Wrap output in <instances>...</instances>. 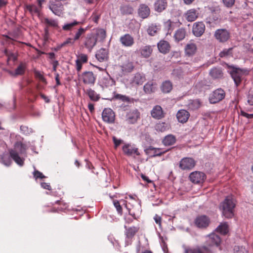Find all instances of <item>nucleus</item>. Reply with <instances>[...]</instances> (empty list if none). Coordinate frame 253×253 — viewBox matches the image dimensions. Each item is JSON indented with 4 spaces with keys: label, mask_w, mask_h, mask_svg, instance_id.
I'll return each mask as SVG.
<instances>
[{
    "label": "nucleus",
    "mask_w": 253,
    "mask_h": 253,
    "mask_svg": "<svg viewBox=\"0 0 253 253\" xmlns=\"http://www.w3.org/2000/svg\"><path fill=\"white\" fill-rule=\"evenodd\" d=\"M156 84L153 81H150L143 86V90L146 93H153L156 90Z\"/></svg>",
    "instance_id": "30"
},
{
    "label": "nucleus",
    "mask_w": 253,
    "mask_h": 253,
    "mask_svg": "<svg viewBox=\"0 0 253 253\" xmlns=\"http://www.w3.org/2000/svg\"><path fill=\"white\" fill-rule=\"evenodd\" d=\"M80 78L84 84L93 85L95 83L96 76L92 72L85 71L82 73Z\"/></svg>",
    "instance_id": "7"
},
{
    "label": "nucleus",
    "mask_w": 253,
    "mask_h": 253,
    "mask_svg": "<svg viewBox=\"0 0 253 253\" xmlns=\"http://www.w3.org/2000/svg\"><path fill=\"white\" fill-rule=\"evenodd\" d=\"M216 230L219 233L223 235L226 234L228 232V225L227 222H223L217 227Z\"/></svg>",
    "instance_id": "39"
},
{
    "label": "nucleus",
    "mask_w": 253,
    "mask_h": 253,
    "mask_svg": "<svg viewBox=\"0 0 253 253\" xmlns=\"http://www.w3.org/2000/svg\"><path fill=\"white\" fill-rule=\"evenodd\" d=\"M198 11L194 8L190 9L185 13V18L188 22H193L196 20L199 16Z\"/></svg>",
    "instance_id": "23"
},
{
    "label": "nucleus",
    "mask_w": 253,
    "mask_h": 253,
    "mask_svg": "<svg viewBox=\"0 0 253 253\" xmlns=\"http://www.w3.org/2000/svg\"><path fill=\"white\" fill-rule=\"evenodd\" d=\"M124 154L127 156H130L134 155H139L140 153L138 149L133 145L127 144H125L122 148Z\"/></svg>",
    "instance_id": "16"
},
{
    "label": "nucleus",
    "mask_w": 253,
    "mask_h": 253,
    "mask_svg": "<svg viewBox=\"0 0 253 253\" xmlns=\"http://www.w3.org/2000/svg\"><path fill=\"white\" fill-rule=\"evenodd\" d=\"M205 25L203 22H196L193 24L192 32L197 37H201L205 32Z\"/></svg>",
    "instance_id": "13"
},
{
    "label": "nucleus",
    "mask_w": 253,
    "mask_h": 253,
    "mask_svg": "<svg viewBox=\"0 0 253 253\" xmlns=\"http://www.w3.org/2000/svg\"><path fill=\"white\" fill-rule=\"evenodd\" d=\"M186 36V30L184 28H180L177 30L174 35L175 41L179 42L183 40Z\"/></svg>",
    "instance_id": "31"
},
{
    "label": "nucleus",
    "mask_w": 253,
    "mask_h": 253,
    "mask_svg": "<svg viewBox=\"0 0 253 253\" xmlns=\"http://www.w3.org/2000/svg\"><path fill=\"white\" fill-rule=\"evenodd\" d=\"M33 175L36 179H37L38 178L42 179L45 177V176L41 172L38 170H35L33 172Z\"/></svg>",
    "instance_id": "53"
},
{
    "label": "nucleus",
    "mask_w": 253,
    "mask_h": 253,
    "mask_svg": "<svg viewBox=\"0 0 253 253\" xmlns=\"http://www.w3.org/2000/svg\"><path fill=\"white\" fill-rule=\"evenodd\" d=\"M77 60H79L82 63H85L88 61V57L86 54H81L78 56Z\"/></svg>",
    "instance_id": "49"
},
{
    "label": "nucleus",
    "mask_w": 253,
    "mask_h": 253,
    "mask_svg": "<svg viewBox=\"0 0 253 253\" xmlns=\"http://www.w3.org/2000/svg\"><path fill=\"white\" fill-rule=\"evenodd\" d=\"M153 49L151 46L147 45L143 47V57H148L152 54Z\"/></svg>",
    "instance_id": "43"
},
{
    "label": "nucleus",
    "mask_w": 253,
    "mask_h": 253,
    "mask_svg": "<svg viewBox=\"0 0 253 253\" xmlns=\"http://www.w3.org/2000/svg\"><path fill=\"white\" fill-rule=\"evenodd\" d=\"M87 29L83 28L82 27H80L78 31L76 32L75 36L74 37V39L76 41L79 40L81 37L85 33Z\"/></svg>",
    "instance_id": "41"
},
{
    "label": "nucleus",
    "mask_w": 253,
    "mask_h": 253,
    "mask_svg": "<svg viewBox=\"0 0 253 253\" xmlns=\"http://www.w3.org/2000/svg\"><path fill=\"white\" fill-rule=\"evenodd\" d=\"M222 1L225 6L227 7H232L235 3V0H222Z\"/></svg>",
    "instance_id": "55"
},
{
    "label": "nucleus",
    "mask_w": 253,
    "mask_h": 253,
    "mask_svg": "<svg viewBox=\"0 0 253 253\" xmlns=\"http://www.w3.org/2000/svg\"><path fill=\"white\" fill-rule=\"evenodd\" d=\"M75 42V41L74 40V38H68L65 41H64L60 45L59 48H61L68 44L72 45L74 44Z\"/></svg>",
    "instance_id": "44"
},
{
    "label": "nucleus",
    "mask_w": 253,
    "mask_h": 253,
    "mask_svg": "<svg viewBox=\"0 0 253 253\" xmlns=\"http://www.w3.org/2000/svg\"><path fill=\"white\" fill-rule=\"evenodd\" d=\"M1 161L2 163L6 166H10L11 163L10 158L8 157H5V156H3L2 158Z\"/></svg>",
    "instance_id": "58"
},
{
    "label": "nucleus",
    "mask_w": 253,
    "mask_h": 253,
    "mask_svg": "<svg viewBox=\"0 0 253 253\" xmlns=\"http://www.w3.org/2000/svg\"><path fill=\"white\" fill-rule=\"evenodd\" d=\"M210 76L213 79H220L223 76V73L221 68L214 67L210 71Z\"/></svg>",
    "instance_id": "29"
},
{
    "label": "nucleus",
    "mask_w": 253,
    "mask_h": 253,
    "mask_svg": "<svg viewBox=\"0 0 253 253\" xmlns=\"http://www.w3.org/2000/svg\"><path fill=\"white\" fill-rule=\"evenodd\" d=\"M198 50L197 44L190 41L184 47V53L186 56L191 57L194 56Z\"/></svg>",
    "instance_id": "11"
},
{
    "label": "nucleus",
    "mask_w": 253,
    "mask_h": 253,
    "mask_svg": "<svg viewBox=\"0 0 253 253\" xmlns=\"http://www.w3.org/2000/svg\"><path fill=\"white\" fill-rule=\"evenodd\" d=\"M113 204L115 207L116 208L117 211L119 213L122 214L123 212L122 208L120 205V203L117 200H114L113 201Z\"/></svg>",
    "instance_id": "52"
},
{
    "label": "nucleus",
    "mask_w": 253,
    "mask_h": 253,
    "mask_svg": "<svg viewBox=\"0 0 253 253\" xmlns=\"http://www.w3.org/2000/svg\"><path fill=\"white\" fill-rule=\"evenodd\" d=\"M162 142L165 146H171L175 143L176 138L172 134H169L164 137Z\"/></svg>",
    "instance_id": "32"
},
{
    "label": "nucleus",
    "mask_w": 253,
    "mask_h": 253,
    "mask_svg": "<svg viewBox=\"0 0 253 253\" xmlns=\"http://www.w3.org/2000/svg\"><path fill=\"white\" fill-rule=\"evenodd\" d=\"M231 75L236 86H238L242 81L243 73L242 70L239 69H234L231 72Z\"/></svg>",
    "instance_id": "18"
},
{
    "label": "nucleus",
    "mask_w": 253,
    "mask_h": 253,
    "mask_svg": "<svg viewBox=\"0 0 253 253\" xmlns=\"http://www.w3.org/2000/svg\"><path fill=\"white\" fill-rule=\"evenodd\" d=\"M102 118L105 122L113 123L115 119V113L110 108H105L102 113Z\"/></svg>",
    "instance_id": "12"
},
{
    "label": "nucleus",
    "mask_w": 253,
    "mask_h": 253,
    "mask_svg": "<svg viewBox=\"0 0 253 253\" xmlns=\"http://www.w3.org/2000/svg\"><path fill=\"white\" fill-rule=\"evenodd\" d=\"M206 85V81H201L198 82L195 85V87L199 89H202Z\"/></svg>",
    "instance_id": "57"
},
{
    "label": "nucleus",
    "mask_w": 253,
    "mask_h": 253,
    "mask_svg": "<svg viewBox=\"0 0 253 253\" xmlns=\"http://www.w3.org/2000/svg\"><path fill=\"white\" fill-rule=\"evenodd\" d=\"M27 145L21 140L14 143L13 148L9 150L10 157L18 165L22 166L24 163V158L22 157L26 154Z\"/></svg>",
    "instance_id": "1"
},
{
    "label": "nucleus",
    "mask_w": 253,
    "mask_h": 253,
    "mask_svg": "<svg viewBox=\"0 0 253 253\" xmlns=\"http://www.w3.org/2000/svg\"><path fill=\"white\" fill-rule=\"evenodd\" d=\"M196 164V161L192 158L185 157L179 162V167L182 170H191Z\"/></svg>",
    "instance_id": "6"
},
{
    "label": "nucleus",
    "mask_w": 253,
    "mask_h": 253,
    "mask_svg": "<svg viewBox=\"0 0 253 253\" xmlns=\"http://www.w3.org/2000/svg\"><path fill=\"white\" fill-rule=\"evenodd\" d=\"M157 28L156 25H151L147 30L148 34L150 36H154L157 31Z\"/></svg>",
    "instance_id": "45"
},
{
    "label": "nucleus",
    "mask_w": 253,
    "mask_h": 253,
    "mask_svg": "<svg viewBox=\"0 0 253 253\" xmlns=\"http://www.w3.org/2000/svg\"><path fill=\"white\" fill-rule=\"evenodd\" d=\"M185 253H203L200 250H194V249H188L186 250Z\"/></svg>",
    "instance_id": "64"
},
{
    "label": "nucleus",
    "mask_w": 253,
    "mask_h": 253,
    "mask_svg": "<svg viewBox=\"0 0 253 253\" xmlns=\"http://www.w3.org/2000/svg\"><path fill=\"white\" fill-rule=\"evenodd\" d=\"M168 5L167 0H155L154 8L156 11L161 12L164 11Z\"/></svg>",
    "instance_id": "20"
},
{
    "label": "nucleus",
    "mask_w": 253,
    "mask_h": 253,
    "mask_svg": "<svg viewBox=\"0 0 253 253\" xmlns=\"http://www.w3.org/2000/svg\"><path fill=\"white\" fill-rule=\"evenodd\" d=\"M108 50L101 48L97 52L95 55L96 58L100 62H103L107 61L108 59L109 56Z\"/></svg>",
    "instance_id": "21"
},
{
    "label": "nucleus",
    "mask_w": 253,
    "mask_h": 253,
    "mask_svg": "<svg viewBox=\"0 0 253 253\" xmlns=\"http://www.w3.org/2000/svg\"><path fill=\"white\" fill-rule=\"evenodd\" d=\"M235 205L232 197H227L220 205V209L222 211L223 215L227 218H232L234 216V209Z\"/></svg>",
    "instance_id": "2"
},
{
    "label": "nucleus",
    "mask_w": 253,
    "mask_h": 253,
    "mask_svg": "<svg viewBox=\"0 0 253 253\" xmlns=\"http://www.w3.org/2000/svg\"><path fill=\"white\" fill-rule=\"evenodd\" d=\"M96 35L103 40L106 38V33L105 30L100 29L97 30Z\"/></svg>",
    "instance_id": "54"
},
{
    "label": "nucleus",
    "mask_w": 253,
    "mask_h": 253,
    "mask_svg": "<svg viewBox=\"0 0 253 253\" xmlns=\"http://www.w3.org/2000/svg\"><path fill=\"white\" fill-rule=\"evenodd\" d=\"M100 16L101 13L99 12V10L95 9L92 13L91 16L90 17V19L92 21L97 24L98 23V20L100 19Z\"/></svg>",
    "instance_id": "42"
},
{
    "label": "nucleus",
    "mask_w": 253,
    "mask_h": 253,
    "mask_svg": "<svg viewBox=\"0 0 253 253\" xmlns=\"http://www.w3.org/2000/svg\"><path fill=\"white\" fill-rule=\"evenodd\" d=\"M83 64L79 60H76V67L78 72H80L81 71Z\"/></svg>",
    "instance_id": "61"
},
{
    "label": "nucleus",
    "mask_w": 253,
    "mask_h": 253,
    "mask_svg": "<svg viewBox=\"0 0 253 253\" xmlns=\"http://www.w3.org/2000/svg\"><path fill=\"white\" fill-rule=\"evenodd\" d=\"M51 63L52 65L53 71L55 72L57 66L59 65V62L57 60H53L51 62Z\"/></svg>",
    "instance_id": "63"
},
{
    "label": "nucleus",
    "mask_w": 253,
    "mask_h": 253,
    "mask_svg": "<svg viewBox=\"0 0 253 253\" xmlns=\"http://www.w3.org/2000/svg\"><path fill=\"white\" fill-rule=\"evenodd\" d=\"M194 223L198 228H206L209 224L210 219L206 215H201L196 217Z\"/></svg>",
    "instance_id": "14"
},
{
    "label": "nucleus",
    "mask_w": 253,
    "mask_h": 253,
    "mask_svg": "<svg viewBox=\"0 0 253 253\" xmlns=\"http://www.w3.org/2000/svg\"><path fill=\"white\" fill-rule=\"evenodd\" d=\"M114 98L117 99L121 100L124 102H128L129 101L128 97L120 94H117L115 95Z\"/></svg>",
    "instance_id": "48"
},
{
    "label": "nucleus",
    "mask_w": 253,
    "mask_h": 253,
    "mask_svg": "<svg viewBox=\"0 0 253 253\" xmlns=\"http://www.w3.org/2000/svg\"><path fill=\"white\" fill-rule=\"evenodd\" d=\"M80 23L76 20H74L71 23H65L62 26V30L66 32L71 31L73 29L74 27L79 25Z\"/></svg>",
    "instance_id": "38"
},
{
    "label": "nucleus",
    "mask_w": 253,
    "mask_h": 253,
    "mask_svg": "<svg viewBox=\"0 0 253 253\" xmlns=\"http://www.w3.org/2000/svg\"><path fill=\"white\" fill-rule=\"evenodd\" d=\"M150 14V8L147 5L143 4V19L148 17Z\"/></svg>",
    "instance_id": "50"
},
{
    "label": "nucleus",
    "mask_w": 253,
    "mask_h": 253,
    "mask_svg": "<svg viewBox=\"0 0 253 253\" xmlns=\"http://www.w3.org/2000/svg\"><path fill=\"white\" fill-rule=\"evenodd\" d=\"M120 41L125 46H131L134 43L133 38L127 34L121 37Z\"/></svg>",
    "instance_id": "24"
},
{
    "label": "nucleus",
    "mask_w": 253,
    "mask_h": 253,
    "mask_svg": "<svg viewBox=\"0 0 253 253\" xmlns=\"http://www.w3.org/2000/svg\"><path fill=\"white\" fill-rule=\"evenodd\" d=\"M157 46L160 52L164 54L168 53L170 48L169 43L164 40L160 41L157 44Z\"/></svg>",
    "instance_id": "25"
},
{
    "label": "nucleus",
    "mask_w": 253,
    "mask_h": 253,
    "mask_svg": "<svg viewBox=\"0 0 253 253\" xmlns=\"http://www.w3.org/2000/svg\"><path fill=\"white\" fill-rule=\"evenodd\" d=\"M169 124L165 122H159L156 125L155 129L158 131L164 132L169 129Z\"/></svg>",
    "instance_id": "37"
},
{
    "label": "nucleus",
    "mask_w": 253,
    "mask_h": 253,
    "mask_svg": "<svg viewBox=\"0 0 253 253\" xmlns=\"http://www.w3.org/2000/svg\"><path fill=\"white\" fill-rule=\"evenodd\" d=\"M233 47H231L228 49L225 48L219 53V56L221 58L232 56L233 55Z\"/></svg>",
    "instance_id": "40"
},
{
    "label": "nucleus",
    "mask_w": 253,
    "mask_h": 253,
    "mask_svg": "<svg viewBox=\"0 0 253 253\" xmlns=\"http://www.w3.org/2000/svg\"><path fill=\"white\" fill-rule=\"evenodd\" d=\"M155 148L150 146L149 148L144 150L145 153L150 157H155Z\"/></svg>",
    "instance_id": "46"
},
{
    "label": "nucleus",
    "mask_w": 253,
    "mask_h": 253,
    "mask_svg": "<svg viewBox=\"0 0 253 253\" xmlns=\"http://www.w3.org/2000/svg\"><path fill=\"white\" fill-rule=\"evenodd\" d=\"M101 83L102 86L105 87H109L115 85V81L110 77L103 78L102 79Z\"/></svg>",
    "instance_id": "36"
},
{
    "label": "nucleus",
    "mask_w": 253,
    "mask_h": 253,
    "mask_svg": "<svg viewBox=\"0 0 253 253\" xmlns=\"http://www.w3.org/2000/svg\"><path fill=\"white\" fill-rule=\"evenodd\" d=\"M189 178L194 184H200L204 183L206 178V175L203 172L195 171L190 174Z\"/></svg>",
    "instance_id": "8"
},
{
    "label": "nucleus",
    "mask_w": 253,
    "mask_h": 253,
    "mask_svg": "<svg viewBox=\"0 0 253 253\" xmlns=\"http://www.w3.org/2000/svg\"><path fill=\"white\" fill-rule=\"evenodd\" d=\"M152 117L157 120H160L165 117L166 113L160 105H156L151 112Z\"/></svg>",
    "instance_id": "15"
},
{
    "label": "nucleus",
    "mask_w": 253,
    "mask_h": 253,
    "mask_svg": "<svg viewBox=\"0 0 253 253\" xmlns=\"http://www.w3.org/2000/svg\"><path fill=\"white\" fill-rule=\"evenodd\" d=\"M161 90L164 93H169L172 89V84L169 81H166L161 85Z\"/></svg>",
    "instance_id": "35"
},
{
    "label": "nucleus",
    "mask_w": 253,
    "mask_h": 253,
    "mask_svg": "<svg viewBox=\"0 0 253 253\" xmlns=\"http://www.w3.org/2000/svg\"><path fill=\"white\" fill-rule=\"evenodd\" d=\"M134 219H136V217L134 214L133 216H132L131 214H128L126 215L125 217L126 222L128 224L131 223Z\"/></svg>",
    "instance_id": "56"
},
{
    "label": "nucleus",
    "mask_w": 253,
    "mask_h": 253,
    "mask_svg": "<svg viewBox=\"0 0 253 253\" xmlns=\"http://www.w3.org/2000/svg\"><path fill=\"white\" fill-rule=\"evenodd\" d=\"M48 8L53 13L58 16H61L64 13V5L61 2L50 1Z\"/></svg>",
    "instance_id": "9"
},
{
    "label": "nucleus",
    "mask_w": 253,
    "mask_h": 253,
    "mask_svg": "<svg viewBox=\"0 0 253 253\" xmlns=\"http://www.w3.org/2000/svg\"><path fill=\"white\" fill-rule=\"evenodd\" d=\"M154 219L155 222L158 224L159 226H161L162 224V217L158 215V214H156L154 217Z\"/></svg>",
    "instance_id": "60"
},
{
    "label": "nucleus",
    "mask_w": 253,
    "mask_h": 253,
    "mask_svg": "<svg viewBox=\"0 0 253 253\" xmlns=\"http://www.w3.org/2000/svg\"><path fill=\"white\" fill-rule=\"evenodd\" d=\"M166 151H163V150L161 148H156L155 149V157L156 156H160L164 154Z\"/></svg>",
    "instance_id": "59"
},
{
    "label": "nucleus",
    "mask_w": 253,
    "mask_h": 253,
    "mask_svg": "<svg viewBox=\"0 0 253 253\" xmlns=\"http://www.w3.org/2000/svg\"><path fill=\"white\" fill-rule=\"evenodd\" d=\"M26 68V65L25 63H21L16 68L14 73L13 74L14 76H21L25 74Z\"/></svg>",
    "instance_id": "34"
},
{
    "label": "nucleus",
    "mask_w": 253,
    "mask_h": 253,
    "mask_svg": "<svg viewBox=\"0 0 253 253\" xmlns=\"http://www.w3.org/2000/svg\"><path fill=\"white\" fill-rule=\"evenodd\" d=\"M4 53L8 57V60L13 59L14 61L17 59L16 56L12 52L8 51L7 49L5 50Z\"/></svg>",
    "instance_id": "51"
},
{
    "label": "nucleus",
    "mask_w": 253,
    "mask_h": 253,
    "mask_svg": "<svg viewBox=\"0 0 253 253\" xmlns=\"http://www.w3.org/2000/svg\"><path fill=\"white\" fill-rule=\"evenodd\" d=\"M240 114L241 116L245 117L248 119L253 118V114H248L246 112H245V111H244L243 110H241Z\"/></svg>",
    "instance_id": "62"
},
{
    "label": "nucleus",
    "mask_w": 253,
    "mask_h": 253,
    "mask_svg": "<svg viewBox=\"0 0 253 253\" xmlns=\"http://www.w3.org/2000/svg\"><path fill=\"white\" fill-rule=\"evenodd\" d=\"M225 96L224 90L219 88L214 90L210 95L209 100L211 103L215 104L223 99Z\"/></svg>",
    "instance_id": "5"
},
{
    "label": "nucleus",
    "mask_w": 253,
    "mask_h": 253,
    "mask_svg": "<svg viewBox=\"0 0 253 253\" xmlns=\"http://www.w3.org/2000/svg\"><path fill=\"white\" fill-rule=\"evenodd\" d=\"M97 41V36L93 33H89L85 36L84 39V44L88 51H91L96 45Z\"/></svg>",
    "instance_id": "4"
},
{
    "label": "nucleus",
    "mask_w": 253,
    "mask_h": 253,
    "mask_svg": "<svg viewBox=\"0 0 253 253\" xmlns=\"http://www.w3.org/2000/svg\"><path fill=\"white\" fill-rule=\"evenodd\" d=\"M25 12H29L32 16L36 15L40 17L41 14V8L34 4H25L24 5Z\"/></svg>",
    "instance_id": "17"
},
{
    "label": "nucleus",
    "mask_w": 253,
    "mask_h": 253,
    "mask_svg": "<svg viewBox=\"0 0 253 253\" xmlns=\"http://www.w3.org/2000/svg\"><path fill=\"white\" fill-rule=\"evenodd\" d=\"M190 117L189 113L186 110L181 109L178 111L176 117L178 121L181 123H186Z\"/></svg>",
    "instance_id": "19"
},
{
    "label": "nucleus",
    "mask_w": 253,
    "mask_h": 253,
    "mask_svg": "<svg viewBox=\"0 0 253 253\" xmlns=\"http://www.w3.org/2000/svg\"><path fill=\"white\" fill-rule=\"evenodd\" d=\"M221 241L220 237L218 235L213 233L209 235L208 244L210 246H216L218 247L221 243Z\"/></svg>",
    "instance_id": "22"
},
{
    "label": "nucleus",
    "mask_w": 253,
    "mask_h": 253,
    "mask_svg": "<svg viewBox=\"0 0 253 253\" xmlns=\"http://www.w3.org/2000/svg\"><path fill=\"white\" fill-rule=\"evenodd\" d=\"M126 229L125 235L128 239L132 238L135 234L138 232L139 228L136 226L128 227L125 225Z\"/></svg>",
    "instance_id": "27"
},
{
    "label": "nucleus",
    "mask_w": 253,
    "mask_h": 253,
    "mask_svg": "<svg viewBox=\"0 0 253 253\" xmlns=\"http://www.w3.org/2000/svg\"><path fill=\"white\" fill-rule=\"evenodd\" d=\"M214 37L219 42L224 43L230 39L231 33L229 30L226 29H218L214 32Z\"/></svg>",
    "instance_id": "3"
},
{
    "label": "nucleus",
    "mask_w": 253,
    "mask_h": 253,
    "mask_svg": "<svg viewBox=\"0 0 253 253\" xmlns=\"http://www.w3.org/2000/svg\"><path fill=\"white\" fill-rule=\"evenodd\" d=\"M234 253H248L245 247L243 246H235L234 248Z\"/></svg>",
    "instance_id": "47"
},
{
    "label": "nucleus",
    "mask_w": 253,
    "mask_h": 253,
    "mask_svg": "<svg viewBox=\"0 0 253 253\" xmlns=\"http://www.w3.org/2000/svg\"><path fill=\"white\" fill-rule=\"evenodd\" d=\"M85 93L87 95L89 99L94 102L99 101L100 98L99 94L97 93L94 90L89 88L84 90Z\"/></svg>",
    "instance_id": "28"
},
{
    "label": "nucleus",
    "mask_w": 253,
    "mask_h": 253,
    "mask_svg": "<svg viewBox=\"0 0 253 253\" xmlns=\"http://www.w3.org/2000/svg\"><path fill=\"white\" fill-rule=\"evenodd\" d=\"M210 10L209 15L207 18L209 23H219L220 22V9L218 7H210Z\"/></svg>",
    "instance_id": "10"
},
{
    "label": "nucleus",
    "mask_w": 253,
    "mask_h": 253,
    "mask_svg": "<svg viewBox=\"0 0 253 253\" xmlns=\"http://www.w3.org/2000/svg\"><path fill=\"white\" fill-rule=\"evenodd\" d=\"M201 106V103L199 100H190L187 104V107L190 110H196Z\"/></svg>",
    "instance_id": "33"
},
{
    "label": "nucleus",
    "mask_w": 253,
    "mask_h": 253,
    "mask_svg": "<svg viewBox=\"0 0 253 253\" xmlns=\"http://www.w3.org/2000/svg\"><path fill=\"white\" fill-rule=\"evenodd\" d=\"M42 22L45 25L46 28L52 27L56 30H59V27L57 20L44 18Z\"/></svg>",
    "instance_id": "26"
}]
</instances>
